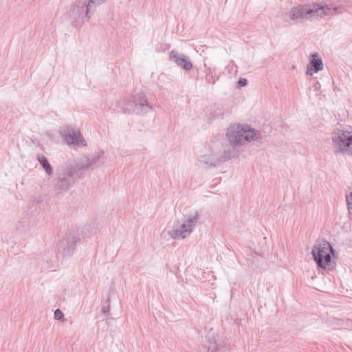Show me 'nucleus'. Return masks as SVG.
Here are the masks:
<instances>
[{
    "mask_svg": "<svg viewBox=\"0 0 352 352\" xmlns=\"http://www.w3.org/2000/svg\"><path fill=\"white\" fill-rule=\"evenodd\" d=\"M226 137L230 144L234 147L242 145L245 142L258 141L261 138L258 131L248 125L234 124L227 130Z\"/></svg>",
    "mask_w": 352,
    "mask_h": 352,
    "instance_id": "f257e3e1",
    "label": "nucleus"
},
{
    "mask_svg": "<svg viewBox=\"0 0 352 352\" xmlns=\"http://www.w3.org/2000/svg\"><path fill=\"white\" fill-rule=\"evenodd\" d=\"M334 153L352 155V127L339 126L331 133Z\"/></svg>",
    "mask_w": 352,
    "mask_h": 352,
    "instance_id": "f03ea898",
    "label": "nucleus"
},
{
    "mask_svg": "<svg viewBox=\"0 0 352 352\" xmlns=\"http://www.w3.org/2000/svg\"><path fill=\"white\" fill-rule=\"evenodd\" d=\"M76 172L75 166L70 164L59 167L56 172L53 190L57 194L68 191L75 182Z\"/></svg>",
    "mask_w": 352,
    "mask_h": 352,
    "instance_id": "7ed1b4c3",
    "label": "nucleus"
},
{
    "mask_svg": "<svg viewBox=\"0 0 352 352\" xmlns=\"http://www.w3.org/2000/svg\"><path fill=\"white\" fill-rule=\"evenodd\" d=\"M151 108L152 107L148 104L145 94L140 92L130 96L125 100L124 105L120 109H115L114 111L124 112V113L144 114L151 110Z\"/></svg>",
    "mask_w": 352,
    "mask_h": 352,
    "instance_id": "20e7f679",
    "label": "nucleus"
},
{
    "mask_svg": "<svg viewBox=\"0 0 352 352\" xmlns=\"http://www.w3.org/2000/svg\"><path fill=\"white\" fill-rule=\"evenodd\" d=\"M199 214L197 211L188 215L183 223L179 221L175 223L172 230L168 232L170 236L173 239H184L190 235L195 228Z\"/></svg>",
    "mask_w": 352,
    "mask_h": 352,
    "instance_id": "39448f33",
    "label": "nucleus"
},
{
    "mask_svg": "<svg viewBox=\"0 0 352 352\" xmlns=\"http://www.w3.org/2000/svg\"><path fill=\"white\" fill-rule=\"evenodd\" d=\"M333 252L334 250L330 243L324 241L323 243L315 245L311 253L318 266L326 269L331 265V254Z\"/></svg>",
    "mask_w": 352,
    "mask_h": 352,
    "instance_id": "423d86ee",
    "label": "nucleus"
},
{
    "mask_svg": "<svg viewBox=\"0 0 352 352\" xmlns=\"http://www.w3.org/2000/svg\"><path fill=\"white\" fill-rule=\"evenodd\" d=\"M87 8L86 0H77L73 3L69 11V17L74 25H81L89 20L92 14L91 12H87Z\"/></svg>",
    "mask_w": 352,
    "mask_h": 352,
    "instance_id": "0eeeda50",
    "label": "nucleus"
},
{
    "mask_svg": "<svg viewBox=\"0 0 352 352\" xmlns=\"http://www.w3.org/2000/svg\"><path fill=\"white\" fill-rule=\"evenodd\" d=\"M324 9V7L319 8H312L309 5H299L291 8L289 12V18L295 23H303L316 16L320 10Z\"/></svg>",
    "mask_w": 352,
    "mask_h": 352,
    "instance_id": "6e6552de",
    "label": "nucleus"
},
{
    "mask_svg": "<svg viewBox=\"0 0 352 352\" xmlns=\"http://www.w3.org/2000/svg\"><path fill=\"white\" fill-rule=\"evenodd\" d=\"M104 151H99L90 156H84L79 159L74 165L77 171L94 169L104 163Z\"/></svg>",
    "mask_w": 352,
    "mask_h": 352,
    "instance_id": "1a4fd4ad",
    "label": "nucleus"
},
{
    "mask_svg": "<svg viewBox=\"0 0 352 352\" xmlns=\"http://www.w3.org/2000/svg\"><path fill=\"white\" fill-rule=\"evenodd\" d=\"M60 135L69 145H76L78 147L86 146L80 131L75 126L67 125L62 127L60 130Z\"/></svg>",
    "mask_w": 352,
    "mask_h": 352,
    "instance_id": "9d476101",
    "label": "nucleus"
},
{
    "mask_svg": "<svg viewBox=\"0 0 352 352\" xmlns=\"http://www.w3.org/2000/svg\"><path fill=\"white\" fill-rule=\"evenodd\" d=\"M199 161L207 167H214L221 164L219 159V151L210 148L199 157Z\"/></svg>",
    "mask_w": 352,
    "mask_h": 352,
    "instance_id": "9b49d317",
    "label": "nucleus"
},
{
    "mask_svg": "<svg viewBox=\"0 0 352 352\" xmlns=\"http://www.w3.org/2000/svg\"><path fill=\"white\" fill-rule=\"evenodd\" d=\"M78 241V238L73 233L66 234L63 240L57 244L58 250L60 251L62 249L64 256H69L72 254Z\"/></svg>",
    "mask_w": 352,
    "mask_h": 352,
    "instance_id": "f8f14e48",
    "label": "nucleus"
},
{
    "mask_svg": "<svg viewBox=\"0 0 352 352\" xmlns=\"http://www.w3.org/2000/svg\"><path fill=\"white\" fill-rule=\"evenodd\" d=\"M228 349V342L222 337L217 336L211 337L208 336V352H226Z\"/></svg>",
    "mask_w": 352,
    "mask_h": 352,
    "instance_id": "ddd939ff",
    "label": "nucleus"
},
{
    "mask_svg": "<svg viewBox=\"0 0 352 352\" xmlns=\"http://www.w3.org/2000/svg\"><path fill=\"white\" fill-rule=\"evenodd\" d=\"M170 58L173 60L175 64L186 71H189L192 68V63L190 58L184 54L172 50L170 52Z\"/></svg>",
    "mask_w": 352,
    "mask_h": 352,
    "instance_id": "4468645a",
    "label": "nucleus"
},
{
    "mask_svg": "<svg viewBox=\"0 0 352 352\" xmlns=\"http://www.w3.org/2000/svg\"><path fill=\"white\" fill-rule=\"evenodd\" d=\"M312 57L307 66L306 74L309 76H312L314 73H317L323 69V63L322 59L318 57V54H312Z\"/></svg>",
    "mask_w": 352,
    "mask_h": 352,
    "instance_id": "2eb2a0df",
    "label": "nucleus"
},
{
    "mask_svg": "<svg viewBox=\"0 0 352 352\" xmlns=\"http://www.w3.org/2000/svg\"><path fill=\"white\" fill-rule=\"evenodd\" d=\"M36 160L41 166L45 169L46 174L47 175H52L53 170L47 159L43 154H37Z\"/></svg>",
    "mask_w": 352,
    "mask_h": 352,
    "instance_id": "dca6fc26",
    "label": "nucleus"
},
{
    "mask_svg": "<svg viewBox=\"0 0 352 352\" xmlns=\"http://www.w3.org/2000/svg\"><path fill=\"white\" fill-rule=\"evenodd\" d=\"M236 155V152L234 149H228L224 151L223 153L219 151V159L221 164L234 157Z\"/></svg>",
    "mask_w": 352,
    "mask_h": 352,
    "instance_id": "f3484780",
    "label": "nucleus"
},
{
    "mask_svg": "<svg viewBox=\"0 0 352 352\" xmlns=\"http://www.w3.org/2000/svg\"><path fill=\"white\" fill-rule=\"evenodd\" d=\"M106 0H86V3L88 6V8H87V12H91L93 14L96 8L104 3H105Z\"/></svg>",
    "mask_w": 352,
    "mask_h": 352,
    "instance_id": "a211bd4d",
    "label": "nucleus"
},
{
    "mask_svg": "<svg viewBox=\"0 0 352 352\" xmlns=\"http://www.w3.org/2000/svg\"><path fill=\"white\" fill-rule=\"evenodd\" d=\"M346 201L347 204V209L349 214H352V188L346 195Z\"/></svg>",
    "mask_w": 352,
    "mask_h": 352,
    "instance_id": "6ab92c4d",
    "label": "nucleus"
},
{
    "mask_svg": "<svg viewBox=\"0 0 352 352\" xmlns=\"http://www.w3.org/2000/svg\"><path fill=\"white\" fill-rule=\"evenodd\" d=\"M204 67L206 68V80L208 83L214 84L215 80H211L209 77L212 74V70L210 67H207L206 64H204Z\"/></svg>",
    "mask_w": 352,
    "mask_h": 352,
    "instance_id": "aec40b11",
    "label": "nucleus"
},
{
    "mask_svg": "<svg viewBox=\"0 0 352 352\" xmlns=\"http://www.w3.org/2000/svg\"><path fill=\"white\" fill-rule=\"evenodd\" d=\"M63 316H64V314L60 309H57L55 310L54 314V319L60 320L61 318H63Z\"/></svg>",
    "mask_w": 352,
    "mask_h": 352,
    "instance_id": "412c9836",
    "label": "nucleus"
},
{
    "mask_svg": "<svg viewBox=\"0 0 352 352\" xmlns=\"http://www.w3.org/2000/svg\"><path fill=\"white\" fill-rule=\"evenodd\" d=\"M238 83L239 85L241 86V87H244L245 85H247L248 84V80L247 79L245 78H240L239 81H238Z\"/></svg>",
    "mask_w": 352,
    "mask_h": 352,
    "instance_id": "4be33fe9",
    "label": "nucleus"
},
{
    "mask_svg": "<svg viewBox=\"0 0 352 352\" xmlns=\"http://www.w3.org/2000/svg\"><path fill=\"white\" fill-rule=\"evenodd\" d=\"M214 116L218 118H223V113L221 112L217 113L216 111H214Z\"/></svg>",
    "mask_w": 352,
    "mask_h": 352,
    "instance_id": "5701e85b",
    "label": "nucleus"
},
{
    "mask_svg": "<svg viewBox=\"0 0 352 352\" xmlns=\"http://www.w3.org/2000/svg\"><path fill=\"white\" fill-rule=\"evenodd\" d=\"M102 313H104V314H108L109 312V307H103L102 308Z\"/></svg>",
    "mask_w": 352,
    "mask_h": 352,
    "instance_id": "b1692460",
    "label": "nucleus"
},
{
    "mask_svg": "<svg viewBox=\"0 0 352 352\" xmlns=\"http://www.w3.org/2000/svg\"><path fill=\"white\" fill-rule=\"evenodd\" d=\"M209 78H210L212 80H215V79H214V76H213V75H212V74H211L210 75V77H209Z\"/></svg>",
    "mask_w": 352,
    "mask_h": 352,
    "instance_id": "393cba45",
    "label": "nucleus"
},
{
    "mask_svg": "<svg viewBox=\"0 0 352 352\" xmlns=\"http://www.w3.org/2000/svg\"><path fill=\"white\" fill-rule=\"evenodd\" d=\"M317 7H318V8H316V7L315 6V8H321L322 6L319 7V5H317Z\"/></svg>",
    "mask_w": 352,
    "mask_h": 352,
    "instance_id": "a878e982",
    "label": "nucleus"
}]
</instances>
